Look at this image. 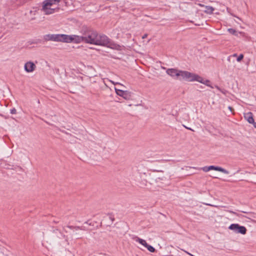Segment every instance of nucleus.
Masks as SVG:
<instances>
[{"mask_svg": "<svg viewBox=\"0 0 256 256\" xmlns=\"http://www.w3.org/2000/svg\"><path fill=\"white\" fill-rule=\"evenodd\" d=\"M81 33L83 34L84 42L86 44L107 46L113 49H118L120 47L106 35L98 34L96 31L91 28L83 27Z\"/></svg>", "mask_w": 256, "mask_h": 256, "instance_id": "obj_1", "label": "nucleus"}, {"mask_svg": "<svg viewBox=\"0 0 256 256\" xmlns=\"http://www.w3.org/2000/svg\"><path fill=\"white\" fill-rule=\"evenodd\" d=\"M180 79L181 80H184L187 82L200 81L199 79H200V76L188 71L182 70Z\"/></svg>", "mask_w": 256, "mask_h": 256, "instance_id": "obj_2", "label": "nucleus"}, {"mask_svg": "<svg viewBox=\"0 0 256 256\" xmlns=\"http://www.w3.org/2000/svg\"><path fill=\"white\" fill-rule=\"evenodd\" d=\"M228 228L233 230L236 234H245L247 231V230L245 226H240L238 224H231L229 226Z\"/></svg>", "mask_w": 256, "mask_h": 256, "instance_id": "obj_3", "label": "nucleus"}, {"mask_svg": "<svg viewBox=\"0 0 256 256\" xmlns=\"http://www.w3.org/2000/svg\"><path fill=\"white\" fill-rule=\"evenodd\" d=\"M166 73L174 79L181 80L180 77L182 70L176 68H168L166 70Z\"/></svg>", "mask_w": 256, "mask_h": 256, "instance_id": "obj_4", "label": "nucleus"}, {"mask_svg": "<svg viewBox=\"0 0 256 256\" xmlns=\"http://www.w3.org/2000/svg\"><path fill=\"white\" fill-rule=\"evenodd\" d=\"M116 94L126 100L132 99V93L128 90H123L115 88Z\"/></svg>", "mask_w": 256, "mask_h": 256, "instance_id": "obj_5", "label": "nucleus"}, {"mask_svg": "<svg viewBox=\"0 0 256 256\" xmlns=\"http://www.w3.org/2000/svg\"><path fill=\"white\" fill-rule=\"evenodd\" d=\"M58 42L66 43L72 42L71 35L65 34H58Z\"/></svg>", "mask_w": 256, "mask_h": 256, "instance_id": "obj_6", "label": "nucleus"}, {"mask_svg": "<svg viewBox=\"0 0 256 256\" xmlns=\"http://www.w3.org/2000/svg\"><path fill=\"white\" fill-rule=\"evenodd\" d=\"M36 68V66L35 65V64L33 62L30 61L26 62L24 66V70L27 72H32L35 70Z\"/></svg>", "mask_w": 256, "mask_h": 256, "instance_id": "obj_7", "label": "nucleus"}, {"mask_svg": "<svg viewBox=\"0 0 256 256\" xmlns=\"http://www.w3.org/2000/svg\"><path fill=\"white\" fill-rule=\"evenodd\" d=\"M44 40L46 41H54L58 42V34H48L44 36Z\"/></svg>", "mask_w": 256, "mask_h": 256, "instance_id": "obj_8", "label": "nucleus"}, {"mask_svg": "<svg viewBox=\"0 0 256 256\" xmlns=\"http://www.w3.org/2000/svg\"><path fill=\"white\" fill-rule=\"evenodd\" d=\"M72 42H74L76 44L80 43L82 42H84V38H83V34L82 36L77 35H71Z\"/></svg>", "mask_w": 256, "mask_h": 256, "instance_id": "obj_9", "label": "nucleus"}, {"mask_svg": "<svg viewBox=\"0 0 256 256\" xmlns=\"http://www.w3.org/2000/svg\"><path fill=\"white\" fill-rule=\"evenodd\" d=\"M209 170H215L216 171H218V172H223L225 174H229V172L228 170H226L218 166H209Z\"/></svg>", "mask_w": 256, "mask_h": 256, "instance_id": "obj_10", "label": "nucleus"}, {"mask_svg": "<svg viewBox=\"0 0 256 256\" xmlns=\"http://www.w3.org/2000/svg\"><path fill=\"white\" fill-rule=\"evenodd\" d=\"M41 10L44 12L45 14H52L55 10L54 8H51L50 6H46L44 8V4H43L42 8Z\"/></svg>", "mask_w": 256, "mask_h": 256, "instance_id": "obj_11", "label": "nucleus"}, {"mask_svg": "<svg viewBox=\"0 0 256 256\" xmlns=\"http://www.w3.org/2000/svg\"><path fill=\"white\" fill-rule=\"evenodd\" d=\"M59 2L60 0H46L43 2L42 4H44V8H45L46 6H50Z\"/></svg>", "mask_w": 256, "mask_h": 256, "instance_id": "obj_12", "label": "nucleus"}, {"mask_svg": "<svg viewBox=\"0 0 256 256\" xmlns=\"http://www.w3.org/2000/svg\"><path fill=\"white\" fill-rule=\"evenodd\" d=\"M244 118L250 123L254 122V119L253 118V114L252 112H248L244 114Z\"/></svg>", "mask_w": 256, "mask_h": 256, "instance_id": "obj_13", "label": "nucleus"}, {"mask_svg": "<svg viewBox=\"0 0 256 256\" xmlns=\"http://www.w3.org/2000/svg\"><path fill=\"white\" fill-rule=\"evenodd\" d=\"M200 6H203L206 8V10L204 11L207 14H212L214 10V8L211 6H204V4H200Z\"/></svg>", "mask_w": 256, "mask_h": 256, "instance_id": "obj_14", "label": "nucleus"}, {"mask_svg": "<svg viewBox=\"0 0 256 256\" xmlns=\"http://www.w3.org/2000/svg\"><path fill=\"white\" fill-rule=\"evenodd\" d=\"M199 80L200 81H198V82L202 83V84H203L208 86H210V87L211 88H214V87L211 86L210 84V81L209 80H204L200 76V79H199Z\"/></svg>", "mask_w": 256, "mask_h": 256, "instance_id": "obj_15", "label": "nucleus"}, {"mask_svg": "<svg viewBox=\"0 0 256 256\" xmlns=\"http://www.w3.org/2000/svg\"><path fill=\"white\" fill-rule=\"evenodd\" d=\"M136 241L138 242L140 244L144 246V247L146 248L148 246V244L146 242V241L143 239L140 238L138 237H136Z\"/></svg>", "mask_w": 256, "mask_h": 256, "instance_id": "obj_16", "label": "nucleus"}, {"mask_svg": "<svg viewBox=\"0 0 256 256\" xmlns=\"http://www.w3.org/2000/svg\"><path fill=\"white\" fill-rule=\"evenodd\" d=\"M66 227L70 229H74L76 230H86V228L84 226H68Z\"/></svg>", "mask_w": 256, "mask_h": 256, "instance_id": "obj_17", "label": "nucleus"}, {"mask_svg": "<svg viewBox=\"0 0 256 256\" xmlns=\"http://www.w3.org/2000/svg\"><path fill=\"white\" fill-rule=\"evenodd\" d=\"M228 31L230 34H232L233 35H234V36H238V33L234 28H228Z\"/></svg>", "mask_w": 256, "mask_h": 256, "instance_id": "obj_18", "label": "nucleus"}, {"mask_svg": "<svg viewBox=\"0 0 256 256\" xmlns=\"http://www.w3.org/2000/svg\"><path fill=\"white\" fill-rule=\"evenodd\" d=\"M54 232L56 233L57 232H58L60 234L59 236H58L59 238H64L65 236L60 231H59L58 229L56 228L53 230Z\"/></svg>", "mask_w": 256, "mask_h": 256, "instance_id": "obj_19", "label": "nucleus"}, {"mask_svg": "<svg viewBox=\"0 0 256 256\" xmlns=\"http://www.w3.org/2000/svg\"><path fill=\"white\" fill-rule=\"evenodd\" d=\"M146 248L152 252H156V249L152 246H150L148 244V246L146 247Z\"/></svg>", "mask_w": 256, "mask_h": 256, "instance_id": "obj_20", "label": "nucleus"}, {"mask_svg": "<svg viewBox=\"0 0 256 256\" xmlns=\"http://www.w3.org/2000/svg\"><path fill=\"white\" fill-rule=\"evenodd\" d=\"M244 58V55L242 54H240L237 58V61L240 62Z\"/></svg>", "mask_w": 256, "mask_h": 256, "instance_id": "obj_21", "label": "nucleus"}, {"mask_svg": "<svg viewBox=\"0 0 256 256\" xmlns=\"http://www.w3.org/2000/svg\"><path fill=\"white\" fill-rule=\"evenodd\" d=\"M202 169L205 172H207L210 170L209 166H204V167L202 168Z\"/></svg>", "mask_w": 256, "mask_h": 256, "instance_id": "obj_22", "label": "nucleus"}, {"mask_svg": "<svg viewBox=\"0 0 256 256\" xmlns=\"http://www.w3.org/2000/svg\"><path fill=\"white\" fill-rule=\"evenodd\" d=\"M10 113L12 114H16V110L15 108H13L12 109L10 110Z\"/></svg>", "mask_w": 256, "mask_h": 256, "instance_id": "obj_23", "label": "nucleus"}, {"mask_svg": "<svg viewBox=\"0 0 256 256\" xmlns=\"http://www.w3.org/2000/svg\"><path fill=\"white\" fill-rule=\"evenodd\" d=\"M181 250L184 251L185 252H186L187 254L190 255V256H193L192 254H190V253H189L188 252L184 250L183 249H181Z\"/></svg>", "mask_w": 256, "mask_h": 256, "instance_id": "obj_24", "label": "nucleus"}, {"mask_svg": "<svg viewBox=\"0 0 256 256\" xmlns=\"http://www.w3.org/2000/svg\"><path fill=\"white\" fill-rule=\"evenodd\" d=\"M228 109L230 110L231 112H232V111L234 110V108L230 106H228Z\"/></svg>", "mask_w": 256, "mask_h": 256, "instance_id": "obj_25", "label": "nucleus"}, {"mask_svg": "<svg viewBox=\"0 0 256 256\" xmlns=\"http://www.w3.org/2000/svg\"><path fill=\"white\" fill-rule=\"evenodd\" d=\"M88 222H89V220H88L86 222H85V224H88L91 226L92 225L91 223H89Z\"/></svg>", "mask_w": 256, "mask_h": 256, "instance_id": "obj_26", "label": "nucleus"}, {"mask_svg": "<svg viewBox=\"0 0 256 256\" xmlns=\"http://www.w3.org/2000/svg\"><path fill=\"white\" fill-rule=\"evenodd\" d=\"M146 36H147V34H144V35L142 36V38H146Z\"/></svg>", "mask_w": 256, "mask_h": 256, "instance_id": "obj_27", "label": "nucleus"}, {"mask_svg": "<svg viewBox=\"0 0 256 256\" xmlns=\"http://www.w3.org/2000/svg\"><path fill=\"white\" fill-rule=\"evenodd\" d=\"M254 125V126L256 128V122H254L252 123Z\"/></svg>", "mask_w": 256, "mask_h": 256, "instance_id": "obj_28", "label": "nucleus"}, {"mask_svg": "<svg viewBox=\"0 0 256 256\" xmlns=\"http://www.w3.org/2000/svg\"><path fill=\"white\" fill-rule=\"evenodd\" d=\"M54 223H56V224H57V223H58V221H56V220H54Z\"/></svg>", "mask_w": 256, "mask_h": 256, "instance_id": "obj_29", "label": "nucleus"}, {"mask_svg": "<svg viewBox=\"0 0 256 256\" xmlns=\"http://www.w3.org/2000/svg\"><path fill=\"white\" fill-rule=\"evenodd\" d=\"M110 218L112 220V221L114 220V218H112V217L110 216Z\"/></svg>", "mask_w": 256, "mask_h": 256, "instance_id": "obj_30", "label": "nucleus"}, {"mask_svg": "<svg viewBox=\"0 0 256 256\" xmlns=\"http://www.w3.org/2000/svg\"><path fill=\"white\" fill-rule=\"evenodd\" d=\"M230 213H232V214H236V212H234L232 211H230Z\"/></svg>", "mask_w": 256, "mask_h": 256, "instance_id": "obj_31", "label": "nucleus"}, {"mask_svg": "<svg viewBox=\"0 0 256 256\" xmlns=\"http://www.w3.org/2000/svg\"><path fill=\"white\" fill-rule=\"evenodd\" d=\"M63 229L66 232H67V230H66L64 227L63 228Z\"/></svg>", "mask_w": 256, "mask_h": 256, "instance_id": "obj_32", "label": "nucleus"}, {"mask_svg": "<svg viewBox=\"0 0 256 256\" xmlns=\"http://www.w3.org/2000/svg\"><path fill=\"white\" fill-rule=\"evenodd\" d=\"M237 54H233V56H236Z\"/></svg>", "mask_w": 256, "mask_h": 256, "instance_id": "obj_33", "label": "nucleus"}, {"mask_svg": "<svg viewBox=\"0 0 256 256\" xmlns=\"http://www.w3.org/2000/svg\"><path fill=\"white\" fill-rule=\"evenodd\" d=\"M216 88L218 90H220V88L218 86H216Z\"/></svg>", "mask_w": 256, "mask_h": 256, "instance_id": "obj_34", "label": "nucleus"}, {"mask_svg": "<svg viewBox=\"0 0 256 256\" xmlns=\"http://www.w3.org/2000/svg\"><path fill=\"white\" fill-rule=\"evenodd\" d=\"M186 128L192 130L191 128H189V127H186Z\"/></svg>", "mask_w": 256, "mask_h": 256, "instance_id": "obj_35", "label": "nucleus"}, {"mask_svg": "<svg viewBox=\"0 0 256 256\" xmlns=\"http://www.w3.org/2000/svg\"><path fill=\"white\" fill-rule=\"evenodd\" d=\"M117 84L121 85L120 83H116Z\"/></svg>", "mask_w": 256, "mask_h": 256, "instance_id": "obj_36", "label": "nucleus"}]
</instances>
